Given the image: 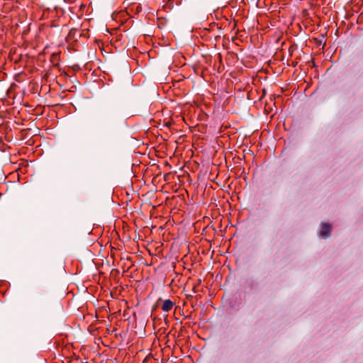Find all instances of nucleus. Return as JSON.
I'll use <instances>...</instances> for the list:
<instances>
[{
	"instance_id": "1",
	"label": "nucleus",
	"mask_w": 363,
	"mask_h": 363,
	"mask_svg": "<svg viewBox=\"0 0 363 363\" xmlns=\"http://www.w3.org/2000/svg\"><path fill=\"white\" fill-rule=\"evenodd\" d=\"M332 231V225L329 223H322L320 225V230L319 235L324 238H327L330 236Z\"/></svg>"
},
{
	"instance_id": "2",
	"label": "nucleus",
	"mask_w": 363,
	"mask_h": 363,
	"mask_svg": "<svg viewBox=\"0 0 363 363\" xmlns=\"http://www.w3.org/2000/svg\"><path fill=\"white\" fill-rule=\"evenodd\" d=\"M174 305V303L170 299H167L163 302L162 310L164 312H169L173 308Z\"/></svg>"
},
{
	"instance_id": "3",
	"label": "nucleus",
	"mask_w": 363,
	"mask_h": 363,
	"mask_svg": "<svg viewBox=\"0 0 363 363\" xmlns=\"http://www.w3.org/2000/svg\"><path fill=\"white\" fill-rule=\"evenodd\" d=\"M51 62L55 65H57L60 61V57L58 53H53L50 57Z\"/></svg>"
},
{
	"instance_id": "4",
	"label": "nucleus",
	"mask_w": 363,
	"mask_h": 363,
	"mask_svg": "<svg viewBox=\"0 0 363 363\" xmlns=\"http://www.w3.org/2000/svg\"><path fill=\"white\" fill-rule=\"evenodd\" d=\"M193 291H194L195 293H196V292H197L196 286H194V287L193 288Z\"/></svg>"
}]
</instances>
